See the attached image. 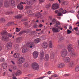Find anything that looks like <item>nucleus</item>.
Returning <instances> with one entry per match:
<instances>
[{
	"mask_svg": "<svg viewBox=\"0 0 79 79\" xmlns=\"http://www.w3.org/2000/svg\"><path fill=\"white\" fill-rule=\"evenodd\" d=\"M13 56L15 58H19V59L18 60V61L19 62V63L18 64L19 66H21L20 64H21L23 63L24 62V58L22 57H20V54L19 53H15L13 55Z\"/></svg>",
	"mask_w": 79,
	"mask_h": 79,
	"instance_id": "1",
	"label": "nucleus"
},
{
	"mask_svg": "<svg viewBox=\"0 0 79 79\" xmlns=\"http://www.w3.org/2000/svg\"><path fill=\"white\" fill-rule=\"evenodd\" d=\"M60 54L62 57H64L66 56L67 55V54H68L67 50L65 49H63L61 51Z\"/></svg>",
	"mask_w": 79,
	"mask_h": 79,
	"instance_id": "2",
	"label": "nucleus"
},
{
	"mask_svg": "<svg viewBox=\"0 0 79 79\" xmlns=\"http://www.w3.org/2000/svg\"><path fill=\"white\" fill-rule=\"evenodd\" d=\"M32 67L34 69L37 70L39 69V65L36 63H33L32 64Z\"/></svg>",
	"mask_w": 79,
	"mask_h": 79,
	"instance_id": "3",
	"label": "nucleus"
},
{
	"mask_svg": "<svg viewBox=\"0 0 79 79\" xmlns=\"http://www.w3.org/2000/svg\"><path fill=\"white\" fill-rule=\"evenodd\" d=\"M27 46L28 47L32 48L35 47V44L32 42H28L27 44Z\"/></svg>",
	"mask_w": 79,
	"mask_h": 79,
	"instance_id": "4",
	"label": "nucleus"
},
{
	"mask_svg": "<svg viewBox=\"0 0 79 79\" xmlns=\"http://www.w3.org/2000/svg\"><path fill=\"white\" fill-rule=\"evenodd\" d=\"M45 55L44 51H41L40 52V60H44V56Z\"/></svg>",
	"mask_w": 79,
	"mask_h": 79,
	"instance_id": "5",
	"label": "nucleus"
},
{
	"mask_svg": "<svg viewBox=\"0 0 79 79\" xmlns=\"http://www.w3.org/2000/svg\"><path fill=\"white\" fill-rule=\"evenodd\" d=\"M22 4L23 5L24 4H26V3L21 2L17 6V8L18 9H19V10H22L23 9V5H22Z\"/></svg>",
	"mask_w": 79,
	"mask_h": 79,
	"instance_id": "6",
	"label": "nucleus"
},
{
	"mask_svg": "<svg viewBox=\"0 0 79 79\" xmlns=\"http://www.w3.org/2000/svg\"><path fill=\"white\" fill-rule=\"evenodd\" d=\"M1 34L2 35H7V36H8V37H10L13 36V35L11 34L8 33V32H7L6 31H3V32L1 33Z\"/></svg>",
	"mask_w": 79,
	"mask_h": 79,
	"instance_id": "7",
	"label": "nucleus"
},
{
	"mask_svg": "<svg viewBox=\"0 0 79 79\" xmlns=\"http://www.w3.org/2000/svg\"><path fill=\"white\" fill-rule=\"evenodd\" d=\"M38 55H39V53L37 51H35L33 53V56L35 59L38 57Z\"/></svg>",
	"mask_w": 79,
	"mask_h": 79,
	"instance_id": "8",
	"label": "nucleus"
},
{
	"mask_svg": "<svg viewBox=\"0 0 79 79\" xmlns=\"http://www.w3.org/2000/svg\"><path fill=\"white\" fill-rule=\"evenodd\" d=\"M58 8V5L57 4H53L52 6V9L53 10H56Z\"/></svg>",
	"mask_w": 79,
	"mask_h": 79,
	"instance_id": "9",
	"label": "nucleus"
},
{
	"mask_svg": "<svg viewBox=\"0 0 79 79\" xmlns=\"http://www.w3.org/2000/svg\"><path fill=\"white\" fill-rule=\"evenodd\" d=\"M58 28H56V27H54L52 29V31L53 32H54L55 33H57L59 32V30H58Z\"/></svg>",
	"mask_w": 79,
	"mask_h": 79,
	"instance_id": "10",
	"label": "nucleus"
},
{
	"mask_svg": "<svg viewBox=\"0 0 79 79\" xmlns=\"http://www.w3.org/2000/svg\"><path fill=\"white\" fill-rule=\"evenodd\" d=\"M12 44L11 43H8L6 45V47L8 50H10L12 47Z\"/></svg>",
	"mask_w": 79,
	"mask_h": 79,
	"instance_id": "11",
	"label": "nucleus"
},
{
	"mask_svg": "<svg viewBox=\"0 0 79 79\" xmlns=\"http://www.w3.org/2000/svg\"><path fill=\"white\" fill-rule=\"evenodd\" d=\"M65 64L63 63H61L60 64H58L57 65V68H63L65 66Z\"/></svg>",
	"mask_w": 79,
	"mask_h": 79,
	"instance_id": "12",
	"label": "nucleus"
},
{
	"mask_svg": "<svg viewBox=\"0 0 79 79\" xmlns=\"http://www.w3.org/2000/svg\"><path fill=\"white\" fill-rule=\"evenodd\" d=\"M59 25H60V22H57L55 26L56 27H58L59 29H60V30H63V28L61 27V26L58 27V26Z\"/></svg>",
	"mask_w": 79,
	"mask_h": 79,
	"instance_id": "13",
	"label": "nucleus"
},
{
	"mask_svg": "<svg viewBox=\"0 0 79 79\" xmlns=\"http://www.w3.org/2000/svg\"><path fill=\"white\" fill-rule=\"evenodd\" d=\"M34 1H35V0H32V1H26V2L28 5H32V2H34Z\"/></svg>",
	"mask_w": 79,
	"mask_h": 79,
	"instance_id": "14",
	"label": "nucleus"
},
{
	"mask_svg": "<svg viewBox=\"0 0 79 79\" xmlns=\"http://www.w3.org/2000/svg\"><path fill=\"white\" fill-rule=\"evenodd\" d=\"M67 48L69 52H71V49L72 48V45H71V44H68V45Z\"/></svg>",
	"mask_w": 79,
	"mask_h": 79,
	"instance_id": "15",
	"label": "nucleus"
},
{
	"mask_svg": "<svg viewBox=\"0 0 79 79\" xmlns=\"http://www.w3.org/2000/svg\"><path fill=\"white\" fill-rule=\"evenodd\" d=\"M22 72L21 71H20V70H18L16 73V74H13L12 75V76H17V75H19V74H22Z\"/></svg>",
	"mask_w": 79,
	"mask_h": 79,
	"instance_id": "16",
	"label": "nucleus"
},
{
	"mask_svg": "<svg viewBox=\"0 0 79 79\" xmlns=\"http://www.w3.org/2000/svg\"><path fill=\"white\" fill-rule=\"evenodd\" d=\"M42 47H43V48H47V43L45 42H44L42 44Z\"/></svg>",
	"mask_w": 79,
	"mask_h": 79,
	"instance_id": "17",
	"label": "nucleus"
},
{
	"mask_svg": "<svg viewBox=\"0 0 79 79\" xmlns=\"http://www.w3.org/2000/svg\"><path fill=\"white\" fill-rule=\"evenodd\" d=\"M70 61V58L68 57H66L65 58V62L66 63H68Z\"/></svg>",
	"mask_w": 79,
	"mask_h": 79,
	"instance_id": "18",
	"label": "nucleus"
},
{
	"mask_svg": "<svg viewBox=\"0 0 79 79\" xmlns=\"http://www.w3.org/2000/svg\"><path fill=\"white\" fill-rule=\"evenodd\" d=\"M8 65L6 63H4L2 64V68L3 69H6L7 68Z\"/></svg>",
	"mask_w": 79,
	"mask_h": 79,
	"instance_id": "19",
	"label": "nucleus"
},
{
	"mask_svg": "<svg viewBox=\"0 0 79 79\" xmlns=\"http://www.w3.org/2000/svg\"><path fill=\"white\" fill-rule=\"evenodd\" d=\"M8 39V37L5 36H2L1 38V40H6Z\"/></svg>",
	"mask_w": 79,
	"mask_h": 79,
	"instance_id": "20",
	"label": "nucleus"
},
{
	"mask_svg": "<svg viewBox=\"0 0 79 79\" xmlns=\"http://www.w3.org/2000/svg\"><path fill=\"white\" fill-rule=\"evenodd\" d=\"M49 47L52 48L53 47V45H52V41H50L49 42Z\"/></svg>",
	"mask_w": 79,
	"mask_h": 79,
	"instance_id": "21",
	"label": "nucleus"
},
{
	"mask_svg": "<svg viewBox=\"0 0 79 79\" xmlns=\"http://www.w3.org/2000/svg\"><path fill=\"white\" fill-rule=\"evenodd\" d=\"M74 64V62L73 61H71L69 64V65L70 67H72V66H73Z\"/></svg>",
	"mask_w": 79,
	"mask_h": 79,
	"instance_id": "22",
	"label": "nucleus"
},
{
	"mask_svg": "<svg viewBox=\"0 0 79 79\" xmlns=\"http://www.w3.org/2000/svg\"><path fill=\"white\" fill-rule=\"evenodd\" d=\"M4 6L5 7L7 8L9 6V4L8 3V1H6L4 3Z\"/></svg>",
	"mask_w": 79,
	"mask_h": 79,
	"instance_id": "23",
	"label": "nucleus"
},
{
	"mask_svg": "<svg viewBox=\"0 0 79 79\" xmlns=\"http://www.w3.org/2000/svg\"><path fill=\"white\" fill-rule=\"evenodd\" d=\"M34 43H35V44H37V43L40 42V40L39 38L35 39L34 40Z\"/></svg>",
	"mask_w": 79,
	"mask_h": 79,
	"instance_id": "24",
	"label": "nucleus"
},
{
	"mask_svg": "<svg viewBox=\"0 0 79 79\" xmlns=\"http://www.w3.org/2000/svg\"><path fill=\"white\" fill-rule=\"evenodd\" d=\"M21 40H22V37H19L17 38L16 39V42L17 43H19Z\"/></svg>",
	"mask_w": 79,
	"mask_h": 79,
	"instance_id": "25",
	"label": "nucleus"
},
{
	"mask_svg": "<svg viewBox=\"0 0 79 79\" xmlns=\"http://www.w3.org/2000/svg\"><path fill=\"white\" fill-rule=\"evenodd\" d=\"M11 3V5H12L14 6V5H15V2L13 0H10L9 1V3Z\"/></svg>",
	"mask_w": 79,
	"mask_h": 79,
	"instance_id": "26",
	"label": "nucleus"
},
{
	"mask_svg": "<svg viewBox=\"0 0 79 79\" xmlns=\"http://www.w3.org/2000/svg\"><path fill=\"white\" fill-rule=\"evenodd\" d=\"M22 52L23 53H26V52H27V48H23L22 50Z\"/></svg>",
	"mask_w": 79,
	"mask_h": 79,
	"instance_id": "27",
	"label": "nucleus"
},
{
	"mask_svg": "<svg viewBox=\"0 0 79 79\" xmlns=\"http://www.w3.org/2000/svg\"><path fill=\"white\" fill-rule=\"evenodd\" d=\"M22 16H23V15L21 14H19L17 16H15V17L16 18L18 19V18H21L22 17Z\"/></svg>",
	"mask_w": 79,
	"mask_h": 79,
	"instance_id": "28",
	"label": "nucleus"
},
{
	"mask_svg": "<svg viewBox=\"0 0 79 79\" xmlns=\"http://www.w3.org/2000/svg\"><path fill=\"white\" fill-rule=\"evenodd\" d=\"M71 33H72V31H70L68 29L67 30V34H71Z\"/></svg>",
	"mask_w": 79,
	"mask_h": 79,
	"instance_id": "29",
	"label": "nucleus"
},
{
	"mask_svg": "<svg viewBox=\"0 0 79 79\" xmlns=\"http://www.w3.org/2000/svg\"><path fill=\"white\" fill-rule=\"evenodd\" d=\"M45 58L46 60H48L49 59V56L48 54H46L45 55Z\"/></svg>",
	"mask_w": 79,
	"mask_h": 79,
	"instance_id": "30",
	"label": "nucleus"
},
{
	"mask_svg": "<svg viewBox=\"0 0 79 79\" xmlns=\"http://www.w3.org/2000/svg\"><path fill=\"white\" fill-rule=\"evenodd\" d=\"M5 61V59L1 57L0 59V62H4Z\"/></svg>",
	"mask_w": 79,
	"mask_h": 79,
	"instance_id": "31",
	"label": "nucleus"
},
{
	"mask_svg": "<svg viewBox=\"0 0 79 79\" xmlns=\"http://www.w3.org/2000/svg\"><path fill=\"white\" fill-rule=\"evenodd\" d=\"M79 71V67H77L75 68V71L78 72Z\"/></svg>",
	"mask_w": 79,
	"mask_h": 79,
	"instance_id": "32",
	"label": "nucleus"
},
{
	"mask_svg": "<svg viewBox=\"0 0 79 79\" xmlns=\"http://www.w3.org/2000/svg\"><path fill=\"white\" fill-rule=\"evenodd\" d=\"M71 54L72 55H73V56H74L75 57H76V56H77V55L75 54V53H74V52H71Z\"/></svg>",
	"mask_w": 79,
	"mask_h": 79,
	"instance_id": "33",
	"label": "nucleus"
},
{
	"mask_svg": "<svg viewBox=\"0 0 79 79\" xmlns=\"http://www.w3.org/2000/svg\"><path fill=\"white\" fill-rule=\"evenodd\" d=\"M0 21H2V22H4L5 21V20L4 18H2L0 20Z\"/></svg>",
	"mask_w": 79,
	"mask_h": 79,
	"instance_id": "34",
	"label": "nucleus"
},
{
	"mask_svg": "<svg viewBox=\"0 0 79 79\" xmlns=\"http://www.w3.org/2000/svg\"><path fill=\"white\" fill-rule=\"evenodd\" d=\"M3 0H0V6H2L3 5Z\"/></svg>",
	"mask_w": 79,
	"mask_h": 79,
	"instance_id": "35",
	"label": "nucleus"
},
{
	"mask_svg": "<svg viewBox=\"0 0 79 79\" xmlns=\"http://www.w3.org/2000/svg\"><path fill=\"white\" fill-rule=\"evenodd\" d=\"M21 30V28H16V32H19Z\"/></svg>",
	"mask_w": 79,
	"mask_h": 79,
	"instance_id": "36",
	"label": "nucleus"
},
{
	"mask_svg": "<svg viewBox=\"0 0 79 79\" xmlns=\"http://www.w3.org/2000/svg\"><path fill=\"white\" fill-rule=\"evenodd\" d=\"M24 66L25 68H27V67H28V64H27L25 63L24 64Z\"/></svg>",
	"mask_w": 79,
	"mask_h": 79,
	"instance_id": "37",
	"label": "nucleus"
},
{
	"mask_svg": "<svg viewBox=\"0 0 79 79\" xmlns=\"http://www.w3.org/2000/svg\"><path fill=\"white\" fill-rule=\"evenodd\" d=\"M67 12V11L66 10H64L62 11V13H63V14H65V13H66Z\"/></svg>",
	"mask_w": 79,
	"mask_h": 79,
	"instance_id": "38",
	"label": "nucleus"
},
{
	"mask_svg": "<svg viewBox=\"0 0 79 79\" xmlns=\"http://www.w3.org/2000/svg\"><path fill=\"white\" fill-rule=\"evenodd\" d=\"M50 6H51V4H49V5H47L46 6V8H50Z\"/></svg>",
	"mask_w": 79,
	"mask_h": 79,
	"instance_id": "39",
	"label": "nucleus"
},
{
	"mask_svg": "<svg viewBox=\"0 0 79 79\" xmlns=\"http://www.w3.org/2000/svg\"><path fill=\"white\" fill-rule=\"evenodd\" d=\"M74 29L76 31H77H77H78V27H77L75 28H74Z\"/></svg>",
	"mask_w": 79,
	"mask_h": 79,
	"instance_id": "40",
	"label": "nucleus"
},
{
	"mask_svg": "<svg viewBox=\"0 0 79 79\" xmlns=\"http://www.w3.org/2000/svg\"><path fill=\"white\" fill-rule=\"evenodd\" d=\"M45 66H48L49 65V63L48 62H46L45 64Z\"/></svg>",
	"mask_w": 79,
	"mask_h": 79,
	"instance_id": "41",
	"label": "nucleus"
},
{
	"mask_svg": "<svg viewBox=\"0 0 79 79\" xmlns=\"http://www.w3.org/2000/svg\"><path fill=\"white\" fill-rule=\"evenodd\" d=\"M58 16H62V14L61 13H59L57 14Z\"/></svg>",
	"mask_w": 79,
	"mask_h": 79,
	"instance_id": "42",
	"label": "nucleus"
},
{
	"mask_svg": "<svg viewBox=\"0 0 79 79\" xmlns=\"http://www.w3.org/2000/svg\"><path fill=\"white\" fill-rule=\"evenodd\" d=\"M45 0H39L40 3H42V2H45Z\"/></svg>",
	"mask_w": 79,
	"mask_h": 79,
	"instance_id": "43",
	"label": "nucleus"
},
{
	"mask_svg": "<svg viewBox=\"0 0 79 79\" xmlns=\"http://www.w3.org/2000/svg\"><path fill=\"white\" fill-rule=\"evenodd\" d=\"M55 21H56V20L55 19H53L52 21V23H55Z\"/></svg>",
	"mask_w": 79,
	"mask_h": 79,
	"instance_id": "44",
	"label": "nucleus"
},
{
	"mask_svg": "<svg viewBox=\"0 0 79 79\" xmlns=\"http://www.w3.org/2000/svg\"><path fill=\"white\" fill-rule=\"evenodd\" d=\"M52 76H53V77H58V75H52Z\"/></svg>",
	"mask_w": 79,
	"mask_h": 79,
	"instance_id": "45",
	"label": "nucleus"
},
{
	"mask_svg": "<svg viewBox=\"0 0 79 79\" xmlns=\"http://www.w3.org/2000/svg\"><path fill=\"white\" fill-rule=\"evenodd\" d=\"M52 73V71H49L47 72V74H50Z\"/></svg>",
	"mask_w": 79,
	"mask_h": 79,
	"instance_id": "46",
	"label": "nucleus"
},
{
	"mask_svg": "<svg viewBox=\"0 0 79 79\" xmlns=\"http://www.w3.org/2000/svg\"><path fill=\"white\" fill-rule=\"evenodd\" d=\"M69 76V74H66L64 75L65 77H68V76Z\"/></svg>",
	"mask_w": 79,
	"mask_h": 79,
	"instance_id": "47",
	"label": "nucleus"
},
{
	"mask_svg": "<svg viewBox=\"0 0 79 79\" xmlns=\"http://www.w3.org/2000/svg\"><path fill=\"white\" fill-rule=\"evenodd\" d=\"M69 30H71V29H72V26H69Z\"/></svg>",
	"mask_w": 79,
	"mask_h": 79,
	"instance_id": "48",
	"label": "nucleus"
},
{
	"mask_svg": "<svg viewBox=\"0 0 79 79\" xmlns=\"http://www.w3.org/2000/svg\"><path fill=\"white\" fill-rule=\"evenodd\" d=\"M43 26V25H42V24H40L39 25V27L40 28H41V27H42Z\"/></svg>",
	"mask_w": 79,
	"mask_h": 79,
	"instance_id": "49",
	"label": "nucleus"
},
{
	"mask_svg": "<svg viewBox=\"0 0 79 79\" xmlns=\"http://www.w3.org/2000/svg\"><path fill=\"white\" fill-rule=\"evenodd\" d=\"M15 48L16 49H17V48H18V45H15Z\"/></svg>",
	"mask_w": 79,
	"mask_h": 79,
	"instance_id": "50",
	"label": "nucleus"
},
{
	"mask_svg": "<svg viewBox=\"0 0 79 79\" xmlns=\"http://www.w3.org/2000/svg\"><path fill=\"white\" fill-rule=\"evenodd\" d=\"M55 13H58V14L59 13V11L58 10H56L55 11Z\"/></svg>",
	"mask_w": 79,
	"mask_h": 79,
	"instance_id": "51",
	"label": "nucleus"
},
{
	"mask_svg": "<svg viewBox=\"0 0 79 79\" xmlns=\"http://www.w3.org/2000/svg\"><path fill=\"white\" fill-rule=\"evenodd\" d=\"M76 24H78L77 25V26H78V27H79V22H77Z\"/></svg>",
	"mask_w": 79,
	"mask_h": 79,
	"instance_id": "52",
	"label": "nucleus"
},
{
	"mask_svg": "<svg viewBox=\"0 0 79 79\" xmlns=\"http://www.w3.org/2000/svg\"><path fill=\"white\" fill-rule=\"evenodd\" d=\"M33 26L34 27H35V28H36L37 27V25H34Z\"/></svg>",
	"mask_w": 79,
	"mask_h": 79,
	"instance_id": "53",
	"label": "nucleus"
},
{
	"mask_svg": "<svg viewBox=\"0 0 79 79\" xmlns=\"http://www.w3.org/2000/svg\"><path fill=\"white\" fill-rule=\"evenodd\" d=\"M13 69H16V67L15 66H14L13 67Z\"/></svg>",
	"mask_w": 79,
	"mask_h": 79,
	"instance_id": "54",
	"label": "nucleus"
},
{
	"mask_svg": "<svg viewBox=\"0 0 79 79\" xmlns=\"http://www.w3.org/2000/svg\"><path fill=\"white\" fill-rule=\"evenodd\" d=\"M11 63H12V64H15V62H14V61H11Z\"/></svg>",
	"mask_w": 79,
	"mask_h": 79,
	"instance_id": "55",
	"label": "nucleus"
},
{
	"mask_svg": "<svg viewBox=\"0 0 79 79\" xmlns=\"http://www.w3.org/2000/svg\"><path fill=\"white\" fill-rule=\"evenodd\" d=\"M12 79H17V78H16V77H12Z\"/></svg>",
	"mask_w": 79,
	"mask_h": 79,
	"instance_id": "56",
	"label": "nucleus"
},
{
	"mask_svg": "<svg viewBox=\"0 0 79 79\" xmlns=\"http://www.w3.org/2000/svg\"><path fill=\"white\" fill-rule=\"evenodd\" d=\"M53 77V76H52L51 77H49V78L50 79H52V77Z\"/></svg>",
	"mask_w": 79,
	"mask_h": 79,
	"instance_id": "57",
	"label": "nucleus"
},
{
	"mask_svg": "<svg viewBox=\"0 0 79 79\" xmlns=\"http://www.w3.org/2000/svg\"><path fill=\"white\" fill-rule=\"evenodd\" d=\"M52 16H51L49 17V18H50V19H51V20H52Z\"/></svg>",
	"mask_w": 79,
	"mask_h": 79,
	"instance_id": "58",
	"label": "nucleus"
},
{
	"mask_svg": "<svg viewBox=\"0 0 79 79\" xmlns=\"http://www.w3.org/2000/svg\"><path fill=\"white\" fill-rule=\"evenodd\" d=\"M8 24H9L8 25V26H10V25H11V23L10 22V23H8Z\"/></svg>",
	"mask_w": 79,
	"mask_h": 79,
	"instance_id": "59",
	"label": "nucleus"
},
{
	"mask_svg": "<svg viewBox=\"0 0 79 79\" xmlns=\"http://www.w3.org/2000/svg\"><path fill=\"white\" fill-rule=\"evenodd\" d=\"M71 12L72 13H74V11L73 10H71Z\"/></svg>",
	"mask_w": 79,
	"mask_h": 79,
	"instance_id": "60",
	"label": "nucleus"
},
{
	"mask_svg": "<svg viewBox=\"0 0 79 79\" xmlns=\"http://www.w3.org/2000/svg\"><path fill=\"white\" fill-rule=\"evenodd\" d=\"M77 17L78 19H79V14L77 15Z\"/></svg>",
	"mask_w": 79,
	"mask_h": 79,
	"instance_id": "61",
	"label": "nucleus"
},
{
	"mask_svg": "<svg viewBox=\"0 0 79 79\" xmlns=\"http://www.w3.org/2000/svg\"><path fill=\"white\" fill-rule=\"evenodd\" d=\"M23 31H22V32H20L19 33V34H23Z\"/></svg>",
	"mask_w": 79,
	"mask_h": 79,
	"instance_id": "62",
	"label": "nucleus"
},
{
	"mask_svg": "<svg viewBox=\"0 0 79 79\" xmlns=\"http://www.w3.org/2000/svg\"><path fill=\"white\" fill-rule=\"evenodd\" d=\"M77 8H79V6H77L76 7V9H77Z\"/></svg>",
	"mask_w": 79,
	"mask_h": 79,
	"instance_id": "63",
	"label": "nucleus"
},
{
	"mask_svg": "<svg viewBox=\"0 0 79 79\" xmlns=\"http://www.w3.org/2000/svg\"><path fill=\"white\" fill-rule=\"evenodd\" d=\"M77 34L78 35H79V31H78V32L77 33Z\"/></svg>",
	"mask_w": 79,
	"mask_h": 79,
	"instance_id": "64",
	"label": "nucleus"
}]
</instances>
